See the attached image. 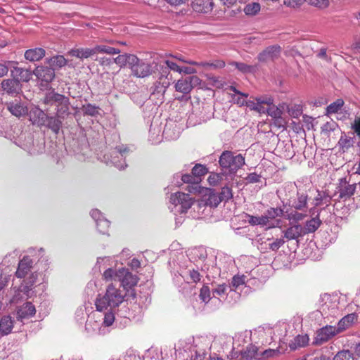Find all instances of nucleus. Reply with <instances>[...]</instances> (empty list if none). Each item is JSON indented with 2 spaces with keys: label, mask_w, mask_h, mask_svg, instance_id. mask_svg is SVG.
Segmentation results:
<instances>
[{
  "label": "nucleus",
  "mask_w": 360,
  "mask_h": 360,
  "mask_svg": "<svg viewBox=\"0 0 360 360\" xmlns=\"http://www.w3.org/2000/svg\"><path fill=\"white\" fill-rule=\"evenodd\" d=\"M126 292L117 288L112 284L109 285L104 295H98L96 300V307L99 311L109 309L112 311L117 307L122 302Z\"/></svg>",
  "instance_id": "nucleus-1"
},
{
  "label": "nucleus",
  "mask_w": 360,
  "mask_h": 360,
  "mask_svg": "<svg viewBox=\"0 0 360 360\" xmlns=\"http://www.w3.org/2000/svg\"><path fill=\"white\" fill-rule=\"evenodd\" d=\"M219 163L224 172L235 174L245 165V158L241 154L225 150L220 155Z\"/></svg>",
  "instance_id": "nucleus-2"
},
{
  "label": "nucleus",
  "mask_w": 360,
  "mask_h": 360,
  "mask_svg": "<svg viewBox=\"0 0 360 360\" xmlns=\"http://www.w3.org/2000/svg\"><path fill=\"white\" fill-rule=\"evenodd\" d=\"M210 348V340L207 337H196L193 338V343L188 347V357L190 360H205Z\"/></svg>",
  "instance_id": "nucleus-3"
},
{
  "label": "nucleus",
  "mask_w": 360,
  "mask_h": 360,
  "mask_svg": "<svg viewBox=\"0 0 360 360\" xmlns=\"http://www.w3.org/2000/svg\"><path fill=\"white\" fill-rule=\"evenodd\" d=\"M129 151L130 149L127 146L116 147L110 153V157L105 155L104 158L106 160L107 163L110 162L119 169H123L127 166L124 159Z\"/></svg>",
  "instance_id": "nucleus-4"
},
{
  "label": "nucleus",
  "mask_w": 360,
  "mask_h": 360,
  "mask_svg": "<svg viewBox=\"0 0 360 360\" xmlns=\"http://www.w3.org/2000/svg\"><path fill=\"white\" fill-rule=\"evenodd\" d=\"M129 68L132 75L139 78L146 77L152 73L150 65L140 60L136 56L131 57Z\"/></svg>",
  "instance_id": "nucleus-5"
},
{
  "label": "nucleus",
  "mask_w": 360,
  "mask_h": 360,
  "mask_svg": "<svg viewBox=\"0 0 360 360\" xmlns=\"http://www.w3.org/2000/svg\"><path fill=\"white\" fill-rule=\"evenodd\" d=\"M200 84L201 79L198 76H188L176 82L175 89L183 94H188L194 87L200 85Z\"/></svg>",
  "instance_id": "nucleus-6"
},
{
  "label": "nucleus",
  "mask_w": 360,
  "mask_h": 360,
  "mask_svg": "<svg viewBox=\"0 0 360 360\" xmlns=\"http://www.w3.org/2000/svg\"><path fill=\"white\" fill-rule=\"evenodd\" d=\"M170 202L174 205V207L179 206V212L184 213L191 207L193 200L189 194L176 192L171 195Z\"/></svg>",
  "instance_id": "nucleus-7"
},
{
  "label": "nucleus",
  "mask_w": 360,
  "mask_h": 360,
  "mask_svg": "<svg viewBox=\"0 0 360 360\" xmlns=\"http://www.w3.org/2000/svg\"><path fill=\"white\" fill-rule=\"evenodd\" d=\"M357 187V184H349L346 177L339 179V183L337 186V190L339 193L338 198L347 200L349 199L355 193Z\"/></svg>",
  "instance_id": "nucleus-8"
},
{
  "label": "nucleus",
  "mask_w": 360,
  "mask_h": 360,
  "mask_svg": "<svg viewBox=\"0 0 360 360\" xmlns=\"http://www.w3.org/2000/svg\"><path fill=\"white\" fill-rule=\"evenodd\" d=\"M338 334L340 333L335 326L327 325L316 332L314 342L317 345H321Z\"/></svg>",
  "instance_id": "nucleus-9"
},
{
  "label": "nucleus",
  "mask_w": 360,
  "mask_h": 360,
  "mask_svg": "<svg viewBox=\"0 0 360 360\" xmlns=\"http://www.w3.org/2000/svg\"><path fill=\"white\" fill-rule=\"evenodd\" d=\"M118 281L124 289H131L135 286L139 281L136 275L132 274L128 269L122 268L117 271Z\"/></svg>",
  "instance_id": "nucleus-10"
},
{
  "label": "nucleus",
  "mask_w": 360,
  "mask_h": 360,
  "mask_svg": "<svg viewBox=\"0 0 360 360\" xmlns=\"http://www.w3.org/2000/svg\"><path fill=\"white\" fill-rule=\"evenodd\" d=\"M281 52V48L278 45L269 46L257 56L259 62L266 63L274 61L278 58Z\"/></svg>",
  "instance_id": "nucleus-11"
},
{
  "label": "nucleus",
  "mask_w": 360,
  "mask_h": 360,
  "mask_svg": "<svg viewBox=\"0 0 360 360\" xmlns=\"http://www.w3.org/2000/svg\"><path fill=\"white\" fill-rule=\"evenodd\" d=\"M283 209L281 207H270L262 215L263 219L265 220L266 226L269 228L278 226L280 224V220H277L276 224L272 221L277 217H283Z\"/></svg>",
  "instance_id": "nucleus-12"
},
{
  "label": "nucleus",
  "mask_w": 360,
  "mask_h": 360,
  "mask_svg": "<svg viewBox=\"0 0 360 360\" xmlns=\"http://www.w3.org/2000/svg\"><path fill=\"white\" fill-rule=\"evenodd\" d=\"M7 110L14 116L20 117L25 116L28 112L27 107L21 101L20 99L15 98L13 101L6 102Z\"/></svg>",
  "instance_id": "nucleus-13"
},
{
  "label": "nucleus",
  "mask_w": 360,
  "mask_h": 360,
  "mask_svg": "<svg viewBox=\"0 0 360 360\" xmlns=\"http://www.w3.org/2000/svg\"><path fill=\"white\" fill-rule=\"evenodd\" d=\"M256 102L248 100L245 101V106L251 110H255L260 114L264 113V104L271 103V97L268 96H258L255 98Z\"/></svg>",
  "instance_id": "nucleus-14"
},
{
  "label": "nucleus",
  "mask_w": 360,
  "mask_h": 360,
  "mask_svg": "<svg viewBox=\"0 0 360 360\" xmlns=\"http://www.w3.org/2000/svg\"><path fill=\"white\" fill-rule=\"evenodd\" d=\"M308 195L300 190H297L296 197L289 200V205L292 208L304 211L307 207Z\"/></svg>",
  "instance_id": "nucleus-15"
},
{
  "label": "nucleus",
  "mask_w": 360,
  "mask_h": 360,
  "mask_svg": "<svg viewBox=\"0 0 360 360\" xmlns=\"http://www.w3.org/2000/svg\"><path fill=\"white\" fill-rule=\"evenodd\" d=\"M34 75L41 81L51 82L55 77V71L52 67L38 66L34 70Z\"/></svg>",
  "instance_id": "nucleus-16"
},
{
  "label": "nucleus",
  "mask_w": 360,
  "mask_h": 360,
  "mask_svg": "<svg viewBox=\"0 0 360 360\" xmlns=\"http://www.w3.org/2000/svg\"><path fill=\"white\" fill-rule=\"evenodd\" d=\"M33 136L30 133H21L18 139L15 140L16 145L32 154Z\"/></svg>",
  "instance_id": "nucleus-17"
},
{
  "label": "nucleus",
  "mask_w": 360,
  "mask_h": 360,
  "mask_svg": "<svg viewBox=\"0 0 360 360\" xmlns=\"http://www.w3.org/2000/svg\"><path fill=\"white\" fill-rule=\"evenodd\" d=\"M7 63L11 65V72L13 79H17L19 82L30 79V73L27 70L15 66L17 63L14 61H8Z\"/></svg>",
  "instance_id": "nucleus-18"
},
{
  "label": "nucleus",
  "mask_w": 360,
  "mask_h": 360,
  "mask_svg": "<svg viewBox=\"0 0 360 360\" xmlns=\"http://www.w3.org/2000/svg\"><path fill=\"white\" fill-rule=\"evenodd\" d=\"M30 117L34 124L39 126L45 125L49 120V116L39 108H34L30 110Z\"/></svg>",
  "instance_id": "nucleus-19"
},
{
  "label": "nucleus",
  "mask_w": 360,
  "mask_h": 360,
  "mask_svg": "<svg viewBox=\"0 0 360 360\" xmlns=\"http://www.w3.org/2000/svg\"><path fill=\"white\" fill-rule=\"evenodd\" d=\"M33 261L28 256H24L19 262L15 275L18 278H24L31 270Z\"/></svg>",
  "instance_id": "nucleus-20"
},
{
  "label": "nucleus",
  "mask_w": 360,
  "mask_h": 360,
  "mask_svg": "<svg viewBox=\"0 0 360 360\" xmlns=\"http://www.w3.org/2000/svg\"><path fill=\"white\" fill-rule=\"evenodd\" d=\"M213 0H192L191 6L198 13H207L213 9Z\"/></svg>",
  "instance_id": "nucleus-21"
},
{
  "label": "nucleus",
  "mask_w": 360,
  "mask_h": 360,
  "mask_svg": "<svg viewBox=\"0 0 360 360\" xmlns=\"http://www.w3.org/2000/svg\"><path fill=\"white\" fill-rule=\"evenodd\" d=\"M66 98L67 96L60 94L56 92L53 89H51L45 94L43 102L46 105H52L56 104L58 105L61 103V102H63V101Z\"/></svg>",
  "instance_id": "nucleus-22"
},
{
  "label": "nucleus",
  "mask_w": 360,
  "mask_h": 360,
  "mask_svg": "<svg viewBox=\"0 0 360 360\" xmlns=\"http://www.w3.org/2000/svg\"><path fill=\"white\" fill-rule=\"evenodd\" d=\"M1 89L8 94H18L20 90V82L17 79H6L1 82Z\"/></svg>",
  "instance_id": "nucleus-23"
},
{
  "label": "nucleus",
  "mask_w": 360,
  "mask_h": 360,
  "mask_svg": "<svg viewBox=\"0 0 360 360\" xmlns=\"http://www.w3.org/2000/svg\"><path fill=\"white\" fill-rule=\"evenodd\" d=\"M357 320V316L356 314H349L342 318L338 323L337 326L338 332L341 333L350 328L355 321Z\"/></svg>",
  "instance_id": "nucleus-24"
},
{
  "label": "nucleus",
  "mask_w": 360,
  "mask_h": 360,
  "mask_svg": "<svg viewBox=\"0 0 360 360\" xmlns=\"http://www.w3.org/2000/svg\"><path fill=\"white\" fill-rule=\"evenodd\" d=\"M283 233L288 240H297L304 236L303 227L300 224H295L285 230Z\"/></svg>",
  "instance_id": "nucleus-25"
},
{
  "label": "nucleus",
  "mask_w": 360,
  "mask_h": 360,
  "mask_svg": "<svg viewBox=\"0 0 360 360\" xmlns=\"http://www.w3.org/2000/svg\"><path fill=\"white\" fill-rule=\"evenodd\" d=\"M36 312L34 306L31 302L23 304L17 311L18 319L21 321L32 316Z\"/></svg>",
  "instance_id": "nucleus-26"
},
{
  "label": "nucleus",
  "mask_w": 360,
  "mask_h": 360,
  "mask_svg": "<svg viewBox=\"0 0 360 360\" xmlns=\"http://www.w3.org/2000/svg\"><path fill=\"white\" fill-rule=\"evenodd\" d=\"M354 137L347 135L345 132L342 133L341 136L338 143L340 150L342 153L347 152L350 148H352L354 146Z\"/></svg>",
  "instance_id": "nucleus-27"
},
{
  "label": "nucleus",
  "mask_w": 360,
  "mask_h": 360,
  "mask_svg": "<svg viewBox=\"0 0 360 360\" xmlns=\"http://www.w3.org/2000/svg\"><path fill=\"white\" fill-rule=\"evenodd\" d=\"M45 50L42 48L28 49L25 53V58L31 61H38L45 56Z\"/></svg>",
  "instance_id": "nucleus-28"
},
{
  "label": "nucleus",
  "mask_w": 360,
  "mask_h": 360,
  "mask_svg": "<svg viewBox=\"0 0 360 360\" xmlns=\"http://www.w3.org/2000/svg\"><path fill=\"white\" fill-rule=\"evenodd\" d=\"M69 53L70 56H75L79 59H84V58H88L91 57V56L95 55L96 51H95V47H94L93 49L81 48V49H72L71 51H70Z\"/></svg>",
  "instance_id": "nucleus-29"
},
{
  "label": "nucleus",
  "mask_w": 360,
  "mask_h": 360,
  "mask_svg": "<svg viewBox=\"0 0 360 360\" xmlns=\"http://www.w3.org/2000/svg\"><path fill=\"white\" fill-rule=\"evenodd\" d=\"M13 327V321L10 316H4L0 320V333L3 335L9 334Z\"/></svg>",
  "instance_id": "nucleus-30"
},
{
  "label": "nucleus",
  "mask_w": 360,
  "mask_h": 360,
  "mask_svg": "<svg viewBox=\"0 0 360 360\" xmlns=\"http://www.w3.org/2000/svg\"><path fill=\"white\" fill-rule=\"evenodd\" d=\"M321 224V221L318 216L307 221L304 227H303L304 235L315 232Z\"/></svg>",
  "instance_id": "nucleus-31"
},
{
  "label": "nucleus",
  "mask_w": 360,
  "mask_h": 360,
  "mask_svg": "<svg viewBox=\"0 0 360 360\" xmlns=\"http://www.w3.org/2000/svg\"><path fill=\"white\" fill-rule=\"evenodd\" d=\"M309 337L307 335H298L289 343V347L291 350H296L300 347L306 346L309 342Z\"/></svg>",
  "instance_id": "nucleus-32"
},
{
  "label": "nucleus",
  "mask_w": 360,
  "mask_h": 360,
  "mask_svg": "<svg viewBox=\"0 0 360 360\" xmlns=\"http://www.w3.org/2000/svg\"><path fill=\"white\" fill-rule=\"evenodd\" d=\"M69 105L70 99L67 97L61 103L57 105L56 115L62 120L65 119V117L68 116L70 113Z\"/></svg>",
  "instance_id": "nucleus-33"
},
{
  "label": "nucleus",
  "mask_w": 360,
  "mask_h": 360,
  "mask_svg": "<svg viewBox=\"0 0 360 360\" xmlns=\"http://www.w3.org/2000/svg\"><path fill=\"white\" fill-rule=\"evenodd\" d=\"M267 107L264 106V113H267L272 120L283 115V110L278 106L274 104V99L271 98V103L266 104Z\"/></svg>",
  "instance_id": "nucleus-34"
},
{
  "label": "nucleus",
  "mask_w": 360,
  "mask_h": 360,
  "mask_svg": "<svg viewBox=\"0 0 360 360\" xmlns=\"http://www.w3.org/2000/svg\"><path fill=\"white\" fill-rule=\"evenodd\" d=\"M45 125L51 129L55 134H58L62 125L61 118L58 117L57 115L56 117H49V120H47Z\"/></svg>",
  "instance_id": "nucleus-35"
},
{
  "label": "nucleus",
  "mask_w": 360,
  "mask_h": 360,
  "mask_svg": "<svg viewBox=\"0 0 360 360\" xmlns=\"http://www.w3.org/2000/svg\"><path fill=\"white\" fill-rule=\"evenodd\" d=\"M131 57H135V55L127 53L119 55L116 58H113V63H116L120 68L124 67L127 65L129 68L131 65Z\"/></svg>",
  "instance_id": "nucleus-36"
},
{
  "label": "nucleus",
  "mask_w": 360,
  "mask_h": 360,
  "mask_svg": "<svg viewBox=\"0 0 360 360\" xmlns=\"http://www.w3.org/2000/svg\"><path fill=\"white\" fill-rule=\"evenodd\" d=\"M258 349L256 346L250 345L245 349L241 350L240 355L243 359H251L257 354Z\"/></svg>",
  "instance_id": "nucleus-37"
},
{
  "label": "nucleus",
  "mask_w": 360,
  "mask_h": 360,
  "mask_svg": "<svg viewBox=\"0 0 360 360\" xmlns=\"http://www.w3.org/2000/svg\"><path fill=\"white\" fill-rule=\"evenodd\" d=\"M49 65L53 68H62L67 63V60L63 56L57 55L48 59Z\"/></svg>",
  "instance_id": "nucleus-38"
},
{
  "label": "nucleus",
  "mask_w": 360,
  "mask_h": 360,
  "mask_svg": "<svg viewBox=\"0 0 360 360\" xmlns=\"http://www.w3.org/2000/svg\"><path fill=\"white\" fill-rule=\"evenodd\" d=\"M205 205L216 207L221 202L220 197L217 193L210 192L207 196L205 198Z\"/></svg>",
  "instance_id": "nucleus-39"
},
{
  "label": "nucleus",
  "mask_w": 360,
  "mask_h": 360,
  "mask_svg": "<svg viewBox=\"0 0 360 360\" xmlns=\"http://www.w3.org/2000/svg\"><path fill=\"white\" fill-rule=\"evenodd\" d=\"M96 54L98 53H107L110 55L119 54L120 50L106 45H97L95 46Z\"/></svg>",
  "instance_id": "nucleus-40"
},
{
  "label": "nucleus",
  "mask_w": 360,
  "mask_h": 360,
  "mask_svg": "<svg viewBox=\"0 0 360 360\" xmlns=\"http://www.w3.org/2000/svg\"><path fill=\"white\" fill-rule=\"evenodd\" d=\"M333 360H355L354 353L349 349H342L337 352Z\"/></svg>",
  "instance_id": "nucleus-41"
},
{
  "label": "nucleus",
  "mask_w": 360,
  "mask_h": 360,
  "mask_svg": "<svg viewBox=\"0 0 360 360\" xmlns=\"http://www.w3.org/2000/svg\"><path fill=\"white\" fill-rule=\"evenodd\" d=\"M99 110L100 108L98 106L91 103L83 105L82 107V110L84 115L90 116H96L99 115Z\"/></svg>",
  "instance_id": "nucleus-42"
},
{
  "label": "nucleus",
  "mask_w": 360,
  "mask_h": 360,
  "mask_svg": "<svg viewBox=\"0 0 360 360\" xmlns=\"http://www.w3.org/2000/svg\"><path fill=\"white\" fill-rule=\"evenodd\" d=\"M170 85V82L168 80H160L159 79V81H158L155 84V89H154V91L153 92V94H155V93H158V94H161L162 95H163L167 89L169 87V86Z\"/></svg>",
  "instance_id": "nucleus-43"
},
{
  "label": "nucleus",
  "mask_w": 360,
  "mask_h": 360,
  "mask_svg": "<svg viewBox=\"0 0 360 360\" xmlns=\"http://www.w3.org/2000/svg\"><path fill=\"white\" fill-rule=\"evenodd\" d=\"M100 323L94 316H89L85 324V328L89 333L96 332L100 328Z\"/></svg>",
  "instance_id": "nucleus-44"
},
{
  "label": "nucleus",
  "mask_w": 360,
  "mask_h": 360,
  "mask_svg": "<svg viewBox=\"0 0 360 360\" xmlns=\"http://www.w3.org/2000/svg\"><path fill=\"white\" fill-rule=\"evenodd\" d=\"M344 105V101L341 98L337 99L330 103L326 108L327 114L337 113Z\"/></svg>",
  "instance_id": "nucleus-45"
},
{
  "label": "nucleus",
  "mask_w": 360,
  "mask_h": 360,
  "mask_svg": "<svg viewBox=\"0 0 360 360\" xmlns=\"http://www.w3.org/2000/svg\"><path fill=\"white\" fill-rule=\"evenodd\" d=\"M96 224L98 231L103 234H105L108 232L110 226V221L106 219L104 217L95 221Z\"/></svg>",
  "instance_id": "nucleus-46"
},
{
  "label": "nucleus",
  "mask_w": 360,
  "mask_h": 360,
  "mask_svg": "<svg viewBox=\"0 0 360 360\" xmlns=\"http://www.w3.org/2000/svg\"><path fill=\"white\" fill-rule=\"evenodd\" d=\"M232 66H234L239 71L243 73L252 72L255 70V67L252 65H247L244 63L239 62H231L230 63Z\"/></svg>",
  "instance_id": "nucleus-47"
},
{
  "label": "nucleus",
  "mask_w": 360,
  "mask_h": 360,
  "mask_svg": "<svg viewBox=\"0 0 360 360\" xmlns=\"http://www.w3.org/2000/svg\"><path fill=\"white\" fill-rule=\"evenodd\" d=\"M207 172L206 167L200 164H196L192 169V174L198 179V181L200 180L201 176L205 175Z\"/></svg>",
  "instance_id": "nucleus-48"
},
{
  "label": "nucleus",
  "mask_w": 360,
  "mask_h": 360,
  "mask_svg": "<svg viewBox=\"0 0 360 360\" xmlns=\"http://www.w3.org/2000/svg\"><path fill=\"white\" fill-rule=\"evenodd\" d=\"M261 6L259 3H251L247 4L244 8V12L246 15H254L260 11Z\"/></svg>",
  "instance_id": "nucleus-49"
},
{
  "label": "nucleus",
  "mask_w": 360,
  "mask_h": 360,
  "mask_svg": "<svg viewBox=\"0 0 360 360\" xmlns=\"http://www.w3.org/2000/svg\"><path fill=\"white\" fill-rule=\"evenodd\" d=\"M248 222L252 226L260 225L262 226H266L265 220L263 219L262 215L260 217H256L250 214L246 215Z\"/></svg>",
  "instance_id": "nucleus-50"
},
{
  "label": "nucleus",
  "mask_w": 360,
  "mask_h": 360,
  "mask_svg": "<svg viewBox=\"0 0 360 360\" xmlns=\"http://www.w3.org/2000/svg\"><path fill=\"white\" fill-rule=\"evenodd\" d=\"M245 278L246 277L244 275H236L232 278L229 286H231V288H232V290L237 289L238 287L245 284Z\"/></svg>",
  "instance_id": "nucleus-51"
},
{
  "label": "nucleus",
  "mask_w": 360,
  "mask_h": 360,
  "mask_svg": "<svg viewBox=\"0 0 360 360\" xmlns=\"http://www.w3.org/2000/svg\"><path fill=\"white\" fill-rule=\"evenodd\" d=\"M230 289V290H232V288H231V286L223 283L218 285L214 289L212 290V293L214 296L215 295L221 296L227 294L228 290Z\"/></svg>",
  "instance_id": "nucleus-52"
},
{
  "label": "nucleus",
  "mask_w": 360,
  "mask_h": 360,
  "mask_svg": "<svg viewBox=\"0 0 360 360\" xmlns=\"http://www.w3.org/2000/svg\"><path fill=\"white\" fill-rule=\"evenodd\" d=\"M201 301L205 304L208 303L210 300V290L207 285H204L200 291L199 295Z\"/></svg>",
  "instance_id": "nucleus-53"
},
{
  "label": "nucleus",
  "mask_w": 360,
  "mask_h": 360,
  "mask_svg": "<svg viewBox=\"0 0 360 360\" xmlns=\"http://www.w3.org/2000/svg\"><path fill=\"white\" fill-rule=\"evenodd\" d=\"M338 125L335 121H330L325 123L321 127V131L326 134L329 135V134L332 131H334L337 128Z\"/></svg>",
  "instance_id": "nucleus-54"
},
{
  "label": "nucleus",
  "mask_w": 360,
  "mask_h": 360,
  "mask_svg": "<svg viewBox=\"0 0 360 360\" xmlns=\"http://www.w3.org/2000/svg\"><path fill=\"white\" fill-rule=\"evenodd\" d=\"M221 201H228L233 198L232 190L229 186H224L219 194Z\"/></svg>",
  "instance_id": "nucleus-55"
},
{
  "label": "nucleus",
  "mask_w": 360,
  "mask_h": 360,
  "mask_svg": "<svg viewBox=\"0 0 360 360\" xmlns=\"http://www.w3.org/2000/svg\"><path fill=\"white\" fill-rule=\"evenodd\" d=\"M188 277L187 279H189L193 283H198L201 279V275L198 270L194 269L188 270Z\"/></svg>",
  "instance_id": "nucleus-56"
},
{
  "label": "nucleus",
  "mask_w": 360,
  "mask_h": 360,
  "mask_svg": "<svg viewBox=\"0 0 360 360\" xmlns=\"http://www.w3.org/2000/svg\"><path fill=\"white\" fill-rule=\"evenodd\" d=\"M103 277L107 281H108V280L117 281L118 280L117 271H115L113 269L109 268L104 271Z\"/></svg>",
  "instance_id": "nucleus-57"
},
{
  "label": "nucleus",
  "mask_w": 360,
  "mask_h": 360,
  "mask_svg": "<svg viewBox=\"0 0 360 360\" xmlns=\"http://www.w3.org/2000/svg\"><path fill=\"white\" fill-rule=\"evenodd\" d=\"M248 96H245L242 95H231V98L233 103L237 104L238 106L242 107L245 106V98Z\"/></svg>",
  "instance_id": "nucleus-58"
},
{
  "label": "nucleus",
  "mask_w": 360,
  "mask_h": 360,
  "mask_svg": "<svg viewBox=\"0 0 360 360\" xmlns=\"http://www.w3.org/2000/svg\"><path fill=\"white\" fill-rule=\"evenodd\" d=\"M169 69L167 65H161L160 69V77L159 79L160 80H168L170 81L172 79V76L169 78Z\"/></svg>",
  "instance_id": "nucleus-59"
},
{
  "label": "nucleus",
  "mask_w": 360,
  "mask_h": 360,
  "mask_svg": "<svg viewBox=\"0 0 360 360\" xmlns=\"http://www.w3.org/2000/svg\"><path fill=\"white\" fill-rule=\"evenodd\" d=\"M284 243L285 240L283 238H277L269 244V248L272 251H277Z\"/></svg>",
  "instance_id": "nucleus-60"
},
{
  "label": "nucleus",
  "mask_w": 360,
  "mask_h": 360,
  "mask_svg": "<svg viewBox=\"0 0 360 360\" xmlns=\"http://www.w3.org/2000/svg\"><path fill=\"white\" fill-rule=\"evenodd\" d=\"M287 122L285 118L282 117V115L273 119V125H274L277 128H285V125Z\"/></svg>",
  "instance_id": "nucleus-61"
},
{
  "label": "nucleus",
  "mask_w": 360,
  "mask_h": 360,
  "mask_svg": "<svg viewBox=\"0 0 360 360\" xmlns=\"http://www.w3.org/2000/svg\"><path fill=\"white\" fill-rule=\"evenodd\" d=\"M181 181L186 184H198V179L192 174H184L181 176Z\"/></svg>",
  "instance_id": "nucleus-62"
},
{
  "label": "nucleus",
  "mask_w": 360,
  "mask_h": 360,
  "mask_svg": "<svg viewBox=\"0 0 360 360\" xmlns=\"http://www.w3.org/2000/svg\"><path fill=\"white\" fill-rule=\"evenodd\" d=\"M115 320V316L112 312L106 313L103 318V324L105 326H110L112 324Z\"/></svg>",
  "instance_id": "nucleus-63"
},
{
  "label": "nucleus",
  "mask_w": 360,
  "mask_h": 360,
  "mask_svg": "<svg viewBox=\"0 0 360 360\" xmlns=\"http://www.w3.org/2000/svg\"><path fill=\"white\" fill-rule=\"evenodd\" d=\"M352 129L360 139V116L354 120V122L352 125Z\"/></svg>",
  "instance_id": "nucleus-64"
}]
</instances>
